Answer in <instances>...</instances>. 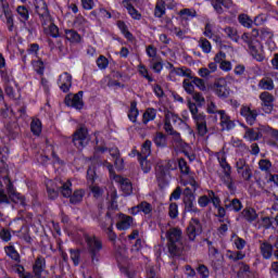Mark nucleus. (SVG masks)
I'll list each match as a JSON object with an SVG mask.
<instances>
[{"label":"nucleus","instance_id":"nucleus-1","mask_svg":"<svg viewBox=\"0 0 278 278\" xmlns=\"http://www.w3.org/2000/svg\"><path fill=\"white\" fill-rule=\"evenodd\" d=\"M55 188L60 190L62 197L65 199H70V203L72 205H79L84 201V197H86V191L84 189H76L73 192V182L71 180H62L60 178L55 179Z\"/></svg>","mask_w":278,"mask_h":278},{"label":"nucleus","instance_id":"nucleus-2","mask_svg":"<svg viewBox=\"0 0 278 278\" xmlns=\"http://www.w3.org/2000/svg\"><path fill=\"white\" fill-rule=\"evenodd\" d=\"M168 240V251L172 257H180V255L186 251L184 245V237L181 236V229L170 228L166 232Z\"/></svg>","mask_w":278,"mask_h":278},{"label":"nucleus","instance_id":"nucleus-3","mask_svg":"<svg viewBox=\"0 0 278 278\" xmlns=\"http://www.w3.org/2000/svg\"><path fill=\"white\" fill-rule=\"evenodd\" d=\"M85 242L89 251L92 264L99 262V253L103 250V242L97 236L85 235Z\"/></svg>","mask_w":278,"mask_h":278},{"label":"nucleus","instance_id":"nucleus-4","mask_svg":"<svg viewBox=\"0 0 278 278\" xmlns=\"http://www.w3.org/2000/svg\"><path fill=\"white\" fill-rule=\"evenodd\" d=\"M4 170L7 174L4 176H2V179H7V181H8L7 192L9 194V198L11 199V201H13V203H18L20 205L25 207V205H26L25 198L23 195H21V193L16 192V189L14 188L12 180H10V176L8 175V169H4Z\"/></svg>","mask_w":278,"mask_h":278},{"label":"nucleus","instance_id":"nucleus-5","mask_svg":"<svg viewBox=\"0 0 278 278\" xmlns=\"http://www.w3.org/2000/svg\"><path fill=\"white\" fill-rule=\"evenodd\" d=\"M235 166L243 181L253 179V166L249 165L244 159H238Z\"/></svg>","mask_w":278,"mask_h":278},{"label":"nucleus","instance_id":"nucleus-6","mask_svg":"<svg viewBox=\"0 0 278 278\" xmlns=\"http://www.w3.org/2000/svg\"><path fill=\"white\" fill-rule=\"evenodd\" d=\"M202 231H203V226L201 225V220H199V218L197 217L191 218L189 226L187 227L188 239L191 242H194V240L197 239V236H200Z\"/></svg>","mask_w":278,"mask_h":278},{"label":"nucleus","instance_id":"nucleus-7","mask_svg":"<svg viewBox=\"0 0 278 278\" xmlns=\"http://www.w3.org/2000/svg\"><path fill=\"white\" fill-rule=\"evenodd\" d=\"M36 14H38L39 21L42 27L51 23V15L49 14V8L47 7V2H45V0H40L36 4Z\"/></svg>","mask_w":278,"mask_h":278},{"label":"nucleus","instance_id":"nucleus-8","mask_svg":"<svg viewBox=\"0 0 278 278\" xmlns=\"http://www.w3.org/2000/svg\"><path fill=\"white\" fill-rule=\"evenodd\" d=\"M241 39L243 40V42L248 43L249 51L252 58H254V60H256L257 62H264V55H262V53H260V51L257 50V41L252 40L248 33H244L241 36Z\"/></svg>","mask_w":278,"mask_h":278},{"label":"nucleus","instance_id":"nucleus-9","mask_svg":"<svg viewBox=\"0 0 278 278\" xmlns=\"http://www.w3.org/2000/svg\"><path fill=\"white\" fill-rule=\"evenodd\" d=\"M87 181L90 186V190L93 197H96V199H99V197L103 194V189L94 185V181H97V172L93 169V167H89L87 170Z\"/></svg>","mask_w":278,"mask_h":278},{"label":"nucleus","instance_id":"nucleus-10","mask_svg":"<svg viewBox=\"0 0 278 278\" xmlns=\"http://www.w3.org/2000/svg\"><path fill=\"white\" fill-rule=\"evenodd\" d=\"M73 143L77 149H84L88 144V130L84 127L78 128L73 135Z\"/></svg>","mask_w":278,"mask_h":278},{"label":"nucleus","instance_id":"nucleus-11","mask_svg":"<svg viewBox=\"0 0 278 278\" xmlns=\"http://www.w3.org/2000/svg\"><path fill=\"white\" fill-rule=\"evenodd\" d=\"M84 91H78L74 96H67L65 98V104L68 105V108H75L76 110H81L84 108Z\"/></svg>","mask_w":278,"mask_h":278},{"label":"nucleus","instance_id":"nucleus-12","mask_svg":"<svg viewBox=\"0 0 278 278\" xmlns=\"http://www.w3.org/2000/svg\"><path fill=\"white\" fill-rule=\"evenodd\" d=\"M214 92L220 99H227L229 97V89L227 88V80L219 78L214 83Z\"/></svg>","mask_w":278,"mask_h":278},{"label":"nucleus","instance_id":"nucleus-13","mask_svg":"<svg viewBox=\"0 0 278 278\" xmlns=\"http://www.w3.org/2000/svg\"><path fill=\"white\" fill-rule=\"evenodd\" d=\"M260 99L262 101V108L264 111L267 112V114H270V112H273V108H275V96L268 91H263L260 94Z\"/></svg>","mask_w":278,"mask_h":278},{"label":"nucleus","instance_id":"nucleus-14","mask_svg":"<svg viewBox=\"0 0 278 278\" xmlns=\"http://www.w3.org/2000/svg\"><path fill=\"white\" fill-rule=\"evenodd\" d=\"M58 84L62 92H68L73 86V76L68 72H64L59 76Z\"/></svg>","mask_w":278,"mask_h":278},{"label":"nucleus","instance_id":"nucleus-15","mask_svg":"<svg viewBox=\"0 0 278 278\" xmlns=\"http://www.w3.org/2000/svg\"><path fill=\"white\" fill-rule=\"evenodd\" d=\"M115 181L119 184L122 192L125 197H129L134 192V186L131 185V180L124 178L123 176H116Z\"/></svg>","mask_w":278,"mask_h":278},{"label":"nucleus","instance_id":"nucleus-16","mask_svg":"<svg viewBox=\"0 0 278 278\" xmlns=\"http://www.w3.org/2000/svg\"><path fill=\"white\" fill-rule=\"evenodd\" d=\"M208 197H211L213 206L217 210V218H224L227 215V208L220 206V198L214 191H208Z\"/></svg>","mask_w":278,"mask_h":278},{"label":"nucleus","instance_id":"nucleus-17","mask_svg":"<svg viewBox=\"0 0 278 278\" xmlns=\"http://www.w3.org/2000/svg\"><path fill=\"white\" fill-rule=\"evenodd\" d=\"M47 270V260L42 256H38L33 265L34 277H42V273Z\"/></svg>","mask_w":278,"mask_h":278},{"label":"nucleus","instance_id":"nucleus-18","mask_svg":"<svg viewBox=\"0 0 278 278\" xmlns=\"http://www.w3.org/2000/svg\"><path fill=\"white\" fill-rule=\"evenodd\" d=\"M168 1L170 0H159L156 2L155 9H154V16H156V18H162V16L166 14V5L170 10L175 8V4H168Z\"/></svg>","mask_w":278,"mask_h":278},{"label":"nucleus","instance_id":"nucleus-19","mask_svg":"<svg viewBox=\"0 0 278 278\" xmlns=\"http://www.w3.org/2000/svg\"><path fill=\"white\" fill-rule=\"evenodd\" d=\"M240 114L241 116H244L248 125H255V121H257V111L251 110L249 106H242Z\"/></svg>","mask_w":278,"mask_h":278},{"label":"nucleus","instance_id":"nucleus-20","mask_svg":"<svg viewBox=\"0 0 278 278\" xmlns=\"http://www.w3.org/2000/svg\"><path fill=\"white\" fill-rule=\"evenodd\" d=\"M134 225V217L125 215V214H119V220L116 224V228L119 231H125L129 229Z\"/></svg>","mask_w":278,"mask_h":278},{"label":"nucleus","instance_id":"nucleus-21","mask_svg":"<svg viewBox=\"0 0 278 278\" xmlns=\"http://www.w3.org/2000/svg\"><path fill=\"white\" fill-rule=\"evenodd\" d=\"M241 218H244L248 223H254V220H257V212L253 207H245L243 212L239 214L237 220Z\"/></svg>","mask_w":278,"mask_h":278},{"label":"nucleus","instance_id":"nucleus-22","mask_svg":"<svg viewBox=\"0 0 278 278\" xmlns=\"http://www.w3.org/2000/svg\"><path fill=\"white\" fill-rule=\"evenodd\" d=\"M218 114L220 116V126L223 129H226L227 131L233 129L236 127V123L231 121V117L223 110L218 111Z\"/></svg>","mask_w":278,"mask_h":278},{"label":"nucleus","instance_id":"nucleus-23","mask_svg":"<svg viewBox=\"0 0 278 278\" xmlns=\"http://www.w3.org/2000/svg\"><path fill=\"white\" fill-rule=\"evenodd\" d=\"M224 207L226 210H229L230 212H241L242 211V202L238 199H232V200H229V199H226L224 201Z\"/></svg>","mask_w":278,"mask_h":278},{"label":"nucleus","instance_id":"nucleus-24","mask_svg":"<svg viewBox=\"0 0 278 278\" xmlns=\"http://www.w3.org/2000/svg\"><path fill=\"white\" fill-rule=\"evenodd\" d=\"M218 71V64L214 61L208 63L207 67H201L198 71V75L203 78L210 77L212 73H216Z\"/></svg>","mask_w":278,"mask_h":278},{"label":"nucleus","instance_id":"nucleus-25","mask_svg":"<svg viewBox=\"0 0 278 278\" xmlns=\"http://www.w3.org/2000/svg\"><path fill=\"white\" fill-rule=\"evenodd\" d=\"M260 249L264 260H270L273 257V244L268 241L262 242Z\"/></svg>","mask_w":278,"mask_h":278},{"label":"nucleus","instance_id":"nucleus-26","mask_svg":"<svg viewBox=\"0 0 278 278\" xmlns=\"http://www.w3.org/2000/svg\"><path fill=\"white\" fill-rule=\"evenodd\" d=\"M261 136H262V132H260V130H255L253 128L245 127L244 138L247 140H250V142H255V141L260 140Z\"/></svg>","mask_w":278,"mask_h":278},{"label":"nucleus","instance_id":"nucleus-27","mask_svg":"<svg viewBox=\"0 0 278 278\" xmlns=\"http://www.w3.org/2000/svg\"><path fill=\"white\" fill-rule=\"evenodd\" d=\"M16 12L18 14V21L22 23H27L29 21V9L25 5H18L16 8Z\"/></svg>","mask_w":278,"mask_h":278},{"label":"nucleus","instance_id":"nucleus-28","mask_svg":"<svg viewBox=\"0 0 278 278\" xmlns=\"http://www.w3.org/2000/svg\"><path fill=\"white\" fill-rule=\"evenodd\" d=\"M261 90H275V81L270 77H264L258 81Z\"/></svg>","mask_w":278,"mask_h":278},{"label":"nucleus","instance_id":"nucleus-29","mask_svg":"<svg viewBox=\"0 0 278 278\" xmlns=\"http://www.w3.org/2000/svg\"><path fill=\"white\" fill-rule=\"evenodd\" d=\"M150 63V68H152V71H154V73H162V70L164 68V61L162 60V58H156V59H151L149 61Z\"/></svg>","mask_w":278,"mask_h":278},{"label":"nucleus","instance_id":"nucleus-30","mask_svg":"<svg viewBox=\"0 0 278 278\" xmlns=\"http://www.w3.org/2000/svg\"><path fill=\"white\" fill-rule=\"evenodd\" d=\"M100 227L103 231H109V229L114 228V219L110 212L106 213L104 219L100 223Z\"/></svg>","mask_w":278,"mask_h":278},{"label":"nucleus","instance_id":"nucleus-31","mask_svg":"<svg viewBox=\"0 0 278 278\" xmlns=\"http://www.w3.org/2000/svg\"><path fill=\"white\" fill-rule=\"evenodd\" d=\"M43 30L46 34H49V36H52V38H58V36H60V28H58L55 24L51 22V20L48 22V25L43 26Z\"/></svg>","mask_w":278,"mask_h":278},{"label":"nucleus","instance_id":"nucleus-32","mask_svg":"<svg viewBox=\"0 0 278 278\" xmlns=\"http://www.w3.org/2000/svg\"><path fill=\"white\" fill-rule=\"evenodd\" d=\"M151 140H146L141 147L140 153H138L139 159H148L151 155Z\"/></svg>","mask_w":278,"mask_h":278},{"label":"nucleus","instance_id":"nucleus-33","mask_svg":"<svg viewBox=\"0 0 278 278\" xmlns=\"http://www.w3.org/2000/svg\"><path fill=\"white\" fill-rule=\"evenodd\" d=\"M168 174V169L164 165H157L156 166V179L161 184H164L166 181V175Z\"/></svg>","mask_w":278,"mask_h":278},{"label":"nucleus","instance_id":"nucleus-34","mask_svg":"<svg viewBox=\"0 0 278 278\" xmlns=\"http://www.w3.org/2000/svg\"><path fill=\"white\" fill-rule=\"evenodd\" d=\"M224 33L226 34L227 38H230V40H233V42H238L240 40V35H238V29L227 26L224 28Z\"/></svg>","mask_w":278,"mask_h":278},{"label":"nucleus","instance_id":"nucleus-35","mask_svg":"<svg viewBox=\"0 0 278 278\" xmlns=\"http://www.w3.org/2000/svg\"><path fill=\"white\" fill-rule=\"evenodd\" d=\"M30 131L34 134V136H39L42 134V122L38 118H34L30 123Z\"/></svg>","mask_w":278,"mask_h":278},{"label":"nucleus","instance_id":"nucleus-36","mask_svg":"<svg viewBox=\"0 0 278 278\" xmlns=\"http://www.w3.org/2000/svg\"><path fill=\"white\" fill-rule=\"evenodd\" d=\"M70 257H71L74 266H79V263L81 262V250L71 249Z\"/></svg>","mask_w":278,"mask_h":278},{"label":"nucleus","instance_id":"nucleus-37","mask_svg":"<svg viewBox=\"0 0 278 278\" xmlns=\"http://www.w3.org/2000/svg\"><path fill=\"white\" fill-rule=\"evenodd\" d=\"M173 73L178 75V77H189V79L192 77V70L188 67H176L173 70Z\"/></svg>","mask_w":278,"mask_h":278},{"label":"nucleus","instance_id":"nucleus-38","mask_svg":"<svg viewBox=\"0 0 278 278\" xmlns=\"http://www.w3.org/2000/svg\"><path fill=\"white\" fill-rule=\"evenodd\" d=\"M156 114L157 112L155 111V109L146 110L142 117L143 125H147V123H149L150 121H155Z\"/></svg>","mask_w":278,"mask_h":278},{"label":"nucleus","instance_id":"nucleus-39","mask_svg":"<svg viewBox=\"0 0 278 278\" xmlns=\"http://www.w3.org/2000/svg\"><path fill=\"white\" fill-rule=\"evenodd\" d=\"M153 142L156 144V147L164 149V147H166V135L163 132H156L154 135Z\"/></svg>","mask_w":278,"mask_h":278},{"label":"nucleus","instance_id":"nucleus-40","mask_svg":"<svg viewBox=\"0 0 278 278\" xmlns=\"http://www.w3.org/2000/svg\"><path fill=\"white\" fill-rule=\"evenodd\" d=\"M5 253L9 257H11V260H14V262H21V254H18L13 245L7 247Z\"/></svg>","mask_w":278,"mask_h":278},{"label":"nucleus","instance_id":"nucleus-41","mask_svg":"<svg viewBox=\"0 0 278 278\" xmlns=\"http://www.w3.org/2000/svg\"><path fill=\"white\" fill-rule=\"evenodd\" d=\"M258 168L263 173H270V169L273 168V163L268 159H262L258 161Z\"/></svg>","mask_w":278,"mask_h":278},{"label":"nucleus","instance_id":"nucleus-42","mask_svg":"<svg viewBox=\"0 0 278 278\" xmlns=\"http://www.w3.org/2000/svg\"><path fill=\"white\" fill-rule=\"evenodd\" d=\"M228 260H231L232 262H240V260H244L245 254L241 251H228L227 252Z\"/></svg>","mask_w":278,"mask_h":278},{"label":"nucleus","instance_id":"nucleus-43","mask_svg":"<svg viewBox=\"0 0 278 278\" xmlns=\"http://www.w3.org/2000/svg\"><path fill=\"white\" fill-rule=\"evenodd\" d=\"M185 210H187V212H191L193 214H199V212H201L197 205H194V201L192 200V198H188L187 200H185Z\"/></svg>","mask_w":278,"mask_h":278},{"label":"nucleus","instance_id":"nucleus-44","mask_svg":"<svg viewBox=\"0 0 278 278\" xmlns=\"http://www.w3.org/2000/svg\"><path fill=\"white\" fill-rule=\"evenodd\" d=\"M190 79H192L193 86H197V88H199V90H201L202 92H205V90H207V86L205 85V80L203 78L191 76Z\"/></svg>","mask_w":278,"mask_h":278},{"label":"nucleus","instance_id":"nucleus-45","mask_svg":"<svg viewBox=\"0 0 278 278\" xmlns=\"http://www.w3.org/2000/svg\"><path fill=\"white\" fill-rule=\"evenodd\" d=\"M199 47L202 49L203 53H211L212 52V43L210 40L201 37L199 40Z\"/></svg>","mask_w":278,"mask_h":278},{"label":"nucleus","instance_id":"nucleus-46","mask_svg":"<svg viewBox=\"0 0 278 278\" xmlns=\"http://www.w3.org/2000/svg\"><path fill=\"white\" fill-rule=\"evenodd\" d=\"M210 192H214L213 190L207 191V195H201L198 199V204L200 207H207L210 203H212V197H210Z\"/></svg>","mask_w":278,"mask_h":278},{"label":"nucleus","instance_id":"nucleus-47","mask_svg":"<svg viewBox=\"0 0 278 278\" xmlns=\"http://www.w3.org/2000/svg\"><path fill=\"white\" fill-rule=\"evenodd\" d=\"M138 114H139V111H138V108H137V103L131 102L130 103V110H129V113H128L129 121H131V123H136V118H138Z\"/></svg>","mask_w":278,"mask_h":278},{"label":"nucleus","instance_id":"nucleus-48","mask_svg":"<svg viewBox=\"0 0 278 278\" xmlns=\"http://www.w3.org/2000/svg\"><path fill=\"white\" fill-rule=\"evenodd\" d=\"M65 35L71 42H79L81 40V36L73 29L65 30Z\"/></svg>","mask_w":278,"mask_h":278},{"label":"nucleus","instance_id":"nucleus-49","mask_svg":"<svg viewBox=\"0 0 278 278\" xmlns=\"http://www.w3.org/2000/svg\"><path fill=\"white\" fill-rule=\"evenodd\" d=\"M222 181H224L228 190H233V178H231V172H225L224 176L222 177Z\"/></svg>","mask_w":278,"mask_h":278},{"label":"nucleus","instance_id":"nucleus-50","mask_svg":"<svg viewBox=\"0 0 278 278\" xmlns=\"http://www.w3.org/2000/svg\"><path fill=\"white\" fill-rule=\"evenodd\" d=\"M238 21L240 23V25H242L243 27H251L253 25V20H251V17H249V15L247 14H240L238 16Z\"/></svg>","mask_w":278,"mask_h":278},{"label":"nucleus","instance_id":"nucleus-51","mask_svg":"<svg viewBox=\"0 0 278 278\" xmlns=\"http://www.w3.org/2000/svg\"><path fill=\"white\" fill-rule=\"evenodd\" d=\"M110 155L115 160V164H123V159H121V151L118 148H111L109 150Z\"/></svg>","mask_w":278,"mask_h":278},{"label":"nucleus","instance_id":"nucleus-52","mask_svg":"<svg viewBox=\"0 0 278 278\" xmlns=\"http://www.w3.org/2000/svg\"><path fill=\"white\" fill-rule=\"evenodd\" d=\"M178 168L182 175H190V166H188V162L185 159L178 160Z\"/></svg>","mask_w":278,"mask_h":278},{"label":"nucleus","instance_id":"nucleus-53","mask_svg":"<svg viewBox=\"0 0 278 278\" xmlns=\"http://www.w3.org/2000/svg\"><path fill=\"white\" fill-rule=\"evenodd\" d=\"M15 273H17L20 278H34V275L29 271H25V267L23 265H17L15 267Z\"/></svg>","mask_w":278,"mask_h":278},{"label":"nucleus","instance_id":"nucleus-54","mask_svg":"<svg viewBox=\"0 0 278 278\" xmlns=\"http://www.w3.org/2000/svg\"><path fill=\"white\" fill-rule=\"evenodd\" d=\"M139 212H143L146 215H149L153 212V205L147 201H142L139 203Z\"/></svg>","mask_w":278,"mask_h":278},{"label":"nucleus","instance_id":"nucleus-55","mask_svg":"<svg viewBox=\"0 0 278 278\" xmlns=\"http://www.w3.org/2000/svg\"><path fill=\"white\" fill-rule=\"evenodd\" d=\"M182 88L188 94H194V84L190 79H185L182 81Z\"/></svg>","mask_w":278,"mask_h":278},{"label":"nucleus","instance_id":"nucleus-56","mask_svg":"<svg viewBox=\"0 0 278 278\" xmlns=\"http://www.w3.org/2000/svg\"><path fill=\"white\" fill-rule=\"evenodd\" d=\"M33 67L38 75H45V63L42 60L33 61Z\"/></svg>","mask_w":278,"mask_h":278},{"label":"nucleus","instance_id":"nucleus-57","mask_svg":"<svg viewBox=\"0 0 278 278\" xmlns=\"http://www.w3.org/2000/svg\"><path fill=\"white\" fill-rule=\"evenodd\" d=\"M126 10L131 18H134L135 21H140V18H142V14H140V12H138V10L134 8V5L126 7Z\"/></svg>","mask_w":278,"mask_h":278},{"label":"nucleus","instance_id":"nucleus-58","mask_svg":"<svg viewBox=\"0 0 278 278\" xmlns=\"http://www.w3.org/2000/svg\"><path fill=\"white\" fill-rule=\"evenodd\" d=\"M86 23L87 21L84 18V15H78L74 20L73 25L76 29H84V26L86 25Z\"/></svg>","mask_w":278,"mask_h":278},{"label":"nucleus","instance_id":"nucleus-59","mask_svg":"<svg viewBox=\"0 0 278 278\" xmlns=\"http://www.w3.org/2000/svg\"><path fill=\"white\" fill-rule=\"evenodd\" d=\"M138 68H139V75H141V77H144V79H147L150 83L153 81V77L149 75V70H147V66H144L143 64H140Z\"/></svg>","mask_w":278,"mask_h":278},{"label":"nucleus","instance_id":"nucleus-60","mask_svg":"<svg viewBox=\"0 0 278 278\" xmlns=\"http://www.w3.org/2000/svg\"><path fill=\"white\" fill-rule=\"evenodd\" d=\"M168 215L172 218H177V216H179V206H177V203L169 204Z\"/></svg>","mask_w":278,"mask_h":278},{"label":"nucleus","instance_id":"nucleus-61","mask_svg":"<svg viewBox=\"0 0 278 278\" xmlns=\"http://www.w3.org/2000/svg\"><path fill=\"white\" fill-rule=\"evenodd\" d=\"M239 275H243V277H252L251 267L244 263L241 264L239 268Z\"/></svg>","mask_w":278,"mask_h":278},{"label":"nucleus","instance_id":"nucleus-62","mask_svg":"<svg viewBox=\"0 0 278 278\" xmlns=\"http://www.w3.org/2000/svg\"><path fill=\"white\" fill-rule=\"evenodd\" d=\"M198 273H199L201 278L210 277V269L205 265H199L198 266Z\"/></svg>","mask_w":278,"mask_h":278},{"label":"nucleus","instance_id":"nucleus-63","mask_svg":"<svg viewBox=\"0 0 278 278\" xmlns=\"http://www.w3.org/2000/svg\"><path fill=\"white\" fill-rule=\"evenodd\" d=\"M139 162L143 173H149L151 170V162L147 159H139Z\"/></svg>","mask_w":278,"mask_h":278},{"label":"nucleus","instance_id":"nucleus-64","mask_svg":"<svg viewBox=\"0 0 278 278\" xmlns=\"http://www.w3.org/2000/svg\"><path fill=\"white\" fill-rule=\"evenodd\" d=\"M108 64H109V62H108V59L105 56L100 55L98 58L97 65H98L99 68H101L103 71V70L108 68Z\"/></svg>","mask_w":278,"mask_h":278}]
</instances>
